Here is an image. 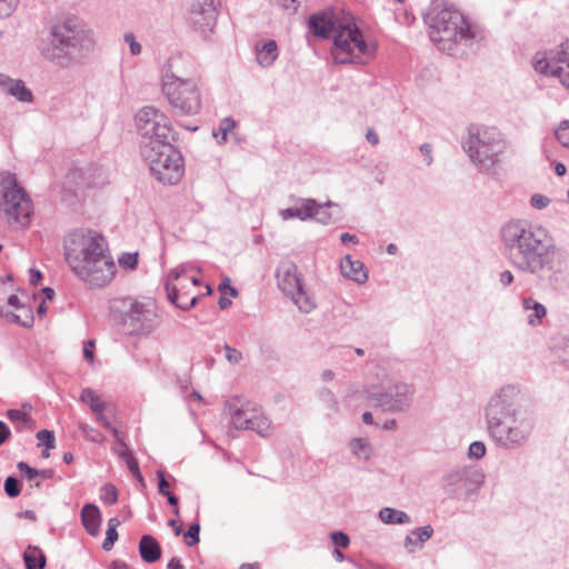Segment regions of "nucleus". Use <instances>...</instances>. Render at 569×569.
<instances>
[{
  "instance_id": "nucleus-1",
  "label": "nucleus",
  "mask_w": 569,
  "mask_h": 569,
  "mask_svg": "<svg viewBox=\"0 0 569 569\" xmlns=\"http://www.w3.org/2000/svg\"><path fill=\"white\" fill-rule=\"evenodd\" d=\"M527 393L518 383L495 390L483 407L486 432L501 450L526 447L535 430V417L526 405Z\"/></svg>"
},
{
  "instance_id": "nucleus-2",
  "label": "nucleus",
  "mask_w": 569,
  "mask_h": 569,
  "mask_svg": "<svg viewBox=\"0 0 569 569\" xmlns=\"http://www.w3.org/2000/svg\"><path fill=\"white\" fill-rule=\"evenodd\" d=\"M96 47L93 29L76 14H63L48 26V37L41 41L40 53L54 66L69 69L84 64Z\"/></svg>"
},
{
  "instance_id": "nucleus-3",
  "label": "nucleus",
  "mask_w": 569,
  "mask_h": 569,
  "mask_svg": "<svg viewBox=\"0 0 569 569\" xmlns=\"http://www.w3.org/2000/svg\"><path fill=\"white\" fill-rule=\"evenodd\" d=\"M64 259L81 280L103 287L114 277L116 264L104 237L92 229H76L63 241Z\"/></svg>"
},
{
  "instance_id": "nucleus-4",
  "label": "nucleus",
  "mask_w": 569,
  "mask_h": 569,
  "mask_svg": "<svg viewBox=\"0 0 569 569\" xmlns=\"http://www.w3.org/2000/svg\"><path fill=\"white\" fill-rule=\"evenodd\" d=\"M505 257L517 270L529 273L553 237L545 227L523 219H511L499 230Z\"/></svg>"
},
{
  "instance_id": "nucleus-5",
  "label": "nucleus",
  "mask_w": 569,
  "mask_h": 569,
  "mask_svg": "<svg viewBox=\"0 0 569 569\" xmlns=\"http://www.w3.org/2000/svg\"><path fill=\"white\" fill-rule=\"evenodd\" d=\"M309 29L316 37H332L331 54L336 63H366L376 52V46L365 40L352 18L338 22L331 13H315L309 19Z\"/></svg>"
},
{
  "instance_id": "nucleus-6",
  "label": "nucleus",
  "mask_w": 569,
  "mask_h": 569,
  "mask_svg": "<svg viewBox=\"0 0 569 569\" xmlns=\"http://www.w3.org/2000/svg\"><path fill=\"white\" fill-rule=\"evenodd\" d=\"M430 40L448 54H458L483 39L482 30L450 6L433 3L423 16Z\"/></svg>"
},
{
  "instance_id": "nucleus-7",
  "label": "nucleus",
  "mask_w": 569,
  "mask_h": 569,
  "mask_svg": "<svg viewBox=\"0 0 569 569\" xmlns=\"http://www.w3.org/2000/svg\"><path fill=\"white\" fill-rule=\"evenodd\" d=\"M191 71V61L180 53L169 57L160 70L161 92L181 116H193L201 110L199 83Z\"/></svg>"
},
{
  "instance_id": "nucleus-8",
  "label": "nucleus",
  "mask_w": 569,
  "mask_h": 569,
  "mask_svg": "<svg viewBox=\"0 0 569 569\" xmlns=\"http://www.w3.org/2000/svg\"><path fill=\"white\" fill-rule=\"evenodd\" d=\"M507 140L495 127L470 124L463 148L471 162L481 172H491L501 162Z\"/></svg>"
},
{
  "instance_id": "nucleus-9",
  "label": "nucleus",
  "mask_w": 569,
  "mask_h": 569,
  "mask_svg": "<svg viewBox=\"0 0 569 569\" xmlns=\"http://www.w3.org/2000/svg\"><path fill=\"white\" fill-rule=\"evenodd\" d=\"M0 212L13 229L23 228L30 222L31 201L10 172H0Z\"/></svg>"
},
{
  "instance_id": "nucleus-10",
  "label": "nucleus",
  "mask_w": 569,
  "mask_h": 569,
  "mask_svg": "<svg viewBox=\"0 0 569 569\" xmlns=\"http://www.w3.org/2000/svg\"><path fill=\"white\" fill-rule=\"evenodd\" d=\"M539 260L528 274L556 292L569 291V251L552 240Z\"/></svg>"
},
{
  "instance_id": "nucleus-11",
  "label": "nucleus",
  "mask_w": 569,
  "mask_h": 569,
  "mask_svg": "<svg viewBox=\"0 0 569 569\" xmlns=\"http://www.w3.org/2000/svg\"><path fill=\"white\" fill-rule=\"evenodd\" d=\"M110 310L128 335H149L158 326V316L151 303L138 302L132 298L116 299Z\"/></svg>"
},
{
  "instance_id": "nucleus-12",
  "label": "nucleus",
  "mask_w": 569,
  "mask_h": 569,
  "mask_svg": "<svg viewBox=\"0 0 569 569\" xmlns=\"http://www.w3.org/2000/svg\"><path fill=\"white\" fill-rule=\"evenodd\" d=\"M153 177L164 184L178 183L184 172L183 159L171 143L144 147L141 152Z\"/></svg>"
},
{
  "instance_id": "nucleus-13",
  "label": "nucleus",
  "mask_w": 569,
  "mask_h": 569,
  "mask_svg": "<svg viewBox=\"0 0 569 569\" xmlns=\"http://www.w3.org/2000/svg\"><path fill=\"white\" fill-rule=\"evenodd\" d=\"M136 127L141 137V150L144 147L169 144L172 127L168 116L153 106H146L136 113Z\"/></svg>"
},
{
  "instance_id": "nucleus-14",
  "label": "nucleus",
  "mask_w": 569,
  "mask_h": 569,
  "mask_svg": "<svg viewBox=\"0 0 569 569\" xmlns=\"http://www.w3.org/2000/svg\"><path fill=\"white\" fill-rule=\"evenodd\" d=\"M485 475L471 466H459L442 477V489L451 499L467 500L483 485Z\"/></svg>"
},
{
  "instance_id": "nucleus-15",
  "label": "nucleus",
  "mask_w": 569,
  "mask_h": 569,
  "mask_svg": "<svg viewBox=\"0 0 569 569\" xmlns=\"http://www.w3.org/2000/svg\"><path fill=\"white\" fill-rule=\"evenodd\" d=\"M276 277L279 289L293 301L301 312L309 313L316 308V301L303 289L298 268L293 262H281Z\"/></svg>"
},
{
  "instance_id": "nucleus-16",
  "label": "nucleus",
  "mask_w": 569,
  "mask_h": 569,
  "mask_svg": "<svg viewBox=\"0 0 569 569\" xmlns=\"http://www.w3.org/2000/svg\"><path fill=\"white\" fill-rule=\"evenodd\" d=\"M415 395L416 388L412 383L398 381L383 391L372 392L370 399L386 412L403 413L410 409Z\"/></svg>"
},
{
  "instance_id": "nucleus-17",
  "label": "nucleus",
  "mask_w": 569,
  "mask_h": 569,
  "mask_svg": "<svg viewBox=\"0 0 569 569\" xmlns=\"http://www.w3.org/2000/svg\"><path fill=\"white\" fill-rule=\"evenodd\" d=\"M532 67L541 76L558 79L569 90V56L563 49L559 52H537L532 58Z\"/></svg>"
},
{
  "instance_id": "nucleus-18",
  "label": "nucleus",
  "mask_w": 569,
  "mask_h": 569,
  "mask_svg": "<svg viewBox=\"0 0 569 569\" xmlns=\"http://www.w3.org/2000/svg\"><path fill=\"white\" fill-rule=\"evenodd\" d=\"M218 16L216 0H190V21L202 37H208L216 26Z\"/></svg>"
},
{
  "instance_id": "nucleus-19",
  "label": "nucleus",
  "mask_w": 569,
  "mask_h": 569,
  "mask_svg": "<svg viewBox=\"0 0 569 569\" xmlns=\"http://www.w3.org/2000/svg\"><path fill=\"white\" fill-rule=\"evenodd\" d=\"M330 201L326 203H318L315 199H299L298 204L291 208L282 209L279 216L282 220L297 218L301 221L309 219H317V221L327 224L330 221V216L323 211L325 207H330Z\"/></svg>"
},
{
  "instance_id": "nucleus-20",
  "label": "nucleus",
  "mask_w": 569,
  "mask_h": 569,
  "mask_svg": "<svg viewBox=\"0 0 569 569\" xmlns=\"http://www.w3.org/2000/svg\"><path fill=\"white\" fill-rule=\"evenodd\" d=\"M0 89L3 94L12 97L19 102L31 103L33 101L32 91L20 79L0 73Z\"/></svg>"
},
{
  "instance_id": "nucleus-21",
  "label": "nucleus",
  "mask_w": 569,
  "mask_h": 569,
  "mask_svg": "<svg viewBox=\"0 0 569 569\" xmlns=\"http://www.w3.org/2000/svg\"><path fill=\"white\" fill-rule=\"evenodd\" d=\"M252 408L250 403H242L237 399L227 401L224 405V411L230 417L231 425L238 430L248 428V417H251Z\"/></svg>"
},
{
  "instance_id": "nucleus-22",
  "label": "nucleus",
  "mask_w": 569,
  "mask_h": 569,
  "mask_svg": "<svg viewBox=\"0 0 569 569\" xmlns=\"http://www.w3.org/2000/svg\"><path fill=\"white\" fill-rule=\"evenodd\" d=\"M340 270L343 277L359 284L365 283L368 279L365 264L360 260H353L349 254L340 261Z\"/></svg>"
},
{
  "instance_id": "nucleus-23",
  "label": "nucleus",
  "mask_w": 569,
  "mask_h": 569,
  "mask_svg": "<svg viewBox=\"0 0 569 569\" xmlns=\"http://www.w3.org/2000/svg\"><path fill=\"white\" fill-rule=\"evenodd\" d=\"M257 62L268 68L273 64L279 56L277 42L274 40H260L254 46Z\"/></svg>"
},
{
  "instance_id": "nucleus-24",
  "label": "nucleus",
  "mask_w": 569,
  "mask_h": 569,
  "mask_svg": "<svg viewBox=\"0 0 569 569\" xmlns=\"http://www.w3.org/2000/svg\"><path fill=\"white\" fill-rule=\"evenodd\" d=\"M81 522L90 536L99 533L101 512L93 503H86L81 510Z\"/></svg>"
},
{
  "instance_id": "nucleus-25",
  "label": "nucleus",
  "mask_w": 569,
  "mask_h": 569,
  "mask_svg": "<svg viewBox=\"0 0 569 569\" xmlns=\"http://www.w3.org/2000/svg\"><path fill=\"white\" fill-rule=\"evenodd\" d=\"M525 311L530 312L527 317V322L531 327H537L542 323L547 316L546 307L532 297H525L521 301Z\"/></svg>"
},
{
  "instance_id": "nucleus-26",
  "label": "nucleus",
  "mask_w": 569,
  "mask_h": 569,
  "mask_svg": "<svg viewBox=\"0 0 569 569\" xmlns=\"http://www.w3.org/2000/svg\"><path fill=\"white\" fill-rule=\"evenodd\" d=\"M250 415L247 422L248 428L244 430H253L261 437H268L271 433V422L268 417L256 407L252 408Z\"/></svg>"
},
{
  "instance_id": "nucleus-27",
  "label": "nucleus",
  "mask_w": 569,
  "mask_h": 569,
  "mask_svg": "<svg viewBox=\"0 0 569 569\" xmlns=\"http://www.w3.org/2000/svg\"><path fill=\"white\" fill-rule=\"evenodd\" d=\"M351 456L358 461H368L373 455V448L369 439L355 437L348 442Z\"/></svg>"
},
{
  "instance_id": "nucleus-28",
  "label": "nucleus",
  "mask_w": 569,
  "mask_h": 569,
  "mask_svg": "<svg viewBox=\"0 0 569 569\" xmlns=\"http://www.w3.org/2000/svg\"><path fill=\"white\" fill-rule=\"evenodd\" d=\"M139 552L143 561L156 562L161 557V548L158 541L149 535L142 536L139 542Z\"/></svg>"
},
{
  "instance_id": "nucleus-29",
  "label": "nucleus",
  "mask_w": 569,
  "mask_h": 569,
  "mask_svg": "<svg viewBox=\"0 0 569 569\" xmlns=\"http://www.w3.org/2000/svg\"><path fill=\"white\" fill-rule=\"evenodd\" d=\"M379 519L387 525H405L410 522V517L405 511L390 507L380 509Z\"/></svg>"
},
{
  "instance_id": "nucleus-30",
  "label": "nucleus",
  "mask_w": 569,
  "mask_h": 569,
  "mask_svg": "<svg viewBox=\"0 0 569 569\" xmlns=\"http://www.w3.org/2000/svg\"><path fill=\"white\" fill-rule=\"evenodd\" d=\"M23 561L27 569H43L46 556L39 548L29 546L23 552Z\"/></svg>"
},
{
  "instance_id": "nucleus-31",
  "label": "nucleus",
  "mask_w": 569,
  "mask_h": 569,
  "mask_svg": "<svg viewBox=\"0 0 569 569\" xmlns=\"http://www.w3.org/2000/svg\"><path fill=\"white\" fill-rule=\"evenodd\" d=\"M551 349L560 361H569V336L560 335L555 337Z\"/></svg>"
},
{
  "instance_id": "nucleus-32",
  "label": "nucleus",
  "mask_w": 569,
  "mask_h": 569,
  "mask_svg": "<svg viewBox=\"0 0 569 569\" xmlns=\"http://www.w3.org/2000/svg\"><path fill=\"white\" fill-rule=\"evenodd\" d=\"M80 400L88 403L94 413H101L106 409V403L90 388H86L81 391Z\"/></svg>"
},
{
  "instance_id": "nucleus-33",
  "label": "nucleus",
  "mask_w": 569,
  "mask_h": 569,
  "mask_svg": "<svg viewBox=\"0 0 569 569\" xmlns=\"http://www.w3.org/2000/svg\"><path fill=\"white\" fill-rule=\"evenodd\" d=\"M166 291L168 295V299L182 310H188V309L192 308L193 306H196V303L198 301V297H192L190 299L189 303H180V295H179L177 287L169 282H166Z\"/></svg>"
},
{
  "instance_id": "nucleus-34",
  "label": "nucleus",
  "mask_w": 569,
  "mask_h": 569,
  "mask_svg": "<svg viewBox=\"0 0 569 569\" xmlns=\"http://www.w3.org/2000/svg\"><path fill=\"white\" fill-rule=\"evenodd\" d=\"M120 525V520L118 518H110L108 521V529L106 531V538L102 542V548L106 551L112 549L114 542L118 540V531L117 527Z\"/></svg>"
},
{
  "instance_id": "nucleus-35",
  "label": "nucleus",
  "mask_w": 569,
  "mask_h": 569,
  "mask_svg": "<svg viewBox=\"0 0 569 569\" xmlns=\"http://www.w3.org/2000/svg\"><path fill=\"white\" fill-rule=\"evenodd\" d=\"M7 417L12 422L18 423L21 428H23V427L31 428V426H32V418L28 413H26L21 410L10 409L7 411Z\"/></svg>"
},
{
  "instance_id": "nucleus-36",
  "label": "nucleus",
  "mask_w": 569,
  "mask_h": 569,
  "mask_svg": "<svg viewBox=\"0 0 569 569\" xmlns=\"http://www.w3.org/2000/svg\"><path fill=\"white\" fill-rule=\"evenodd\" d=\"M234 127L236 121L230 117H226L220 121L218 130H213L212 134L213 137L221 136V140L219 141V143H223L227 141L228 133L232 131Z\"/></svg>"
},
{
  "instance_id": "nucleus-37",
  "label": "nucleus",
  "mask_w": 569,
  "mask_h": 569,
  "mask_svg": "<svg viewBox=\"0 0 569 569\" xmlns=\"http://www.w3.org/2000/svg\"><path fill=\"white\" fill-rule=\"evenodd\" d=\"M126 463L132 476L139 481L141 487H146L144 479L140 472L138 461L131 452H126Z\"/></svg>"
},
{
  "instance_id": "nucleus-38",
  "label": "nucleus",
  "mask_w": 569,
  "mask_h": 569,
  "mask_svg": "<svg viewBox=\"0 0 569 569\" xmlns=\"http://www.w3.org/2000/svg\"><path fill=\"white\" fill-rule=\"evenodd\" d=\"M557 140L566 148L569 149V120L565 119L560 122L559 127L555 130Z\"/></svg>"
},
{
  "instance_id": "nucleus-39",
  "label": "nucleus",
  "mask_w": 569,
  "mask_h": 569,
  "mask_svg": "<svg viewBox=\"0 0 569 569\" xmlns=\"http://www.w3.org/2000/svg\"><path fill=\"white\" fill-rule=\"evenodd\" d=\"M433 533V528L430 525L416 528L411 531V536H413L421 547L427 540L431 538Z\"/></svg>"
},
{
  "instance_id": "nucleus-40",
  "label": "nucleus",
  "mask_w": 569,
  "mask_h": 569,
  "mask_svg": "<svg viewBox=\"0 0 569 569\" xmlns=\"http://www.w3.org/2000/svg\"><path fill=\"white\" fill-rule=\"evenodd\" d=\"M100 498L103 502L108 505H113L118 500V491L112 485H104L101 488Z\"/></svg>"
},
{
  "instance_id": "nucleus-41",
  "label": "nucleus",
  "mask_w": 569,
  "mask_h": 569,
  "mask_svg": "<svg viewBox=\"0 0 569 569\" xmlns=\"http://www.w3.org/2000/svg\"><path fill=\"white\" fill-rule=\"evenodd\" d=\"M199 532L200 525L198 522L191 523L184 533L186 543L189 547L196 546L199 543Z\"/></svg>"
},
{
  "instance_id": "nucleus-42",
  "label": "nucleus",
  "mask_w": 569,
  "mask_h": 569,
  "mask_svg": "<svg viewBox=\"0 0 569 569\" xmlns=\"http://www.w3.org/2000/svg\"><path fill=\"white\" fill-rule=\"evenodd\" d=\"M4 491L11 498L19 496L21 491L20 481L14 477H8L4 481Z\"/></svg>"
},
{
  "instance_id": "nucleus-43",
  "label": "nucleus",
  "mask_w": 569,
  "mask_h": 569,
  "mask_svg": "<svg viewBox=\"0 0 569 569\" xmlns=\"http://www.w3.org/2000/svg\"><path fill=\"white\" fill-rule=\"evenodd\" d=\"M487 448L482 441H473L468 449V456L471 459H481L486 455Z\"/></svg>"
},
{
  "instance_id": "nucleus-44",
  "label": "nucleus",
  "mask_w": 569,
  "mask_h": 569,
  "mask_svg": "<svg viewBox=\"0 0 569 569\" xmlns=\"http://www.w3.org/2000/svg\"><path fill=\"white\" fill-rule=\"evenodd\" d=\"M37 439L47 448L53 449L56 446L54 433L50 430L43 429L37 433Z\"/></svg>"
},
{
  "instance_id": "nucleus-45",
  "label": "nucleus",
  "mask_w": 569,
  "mask_h": 569,
  "mask_svg": "<svg viewBox=\"0 0 569 569\" xmlns=\"http://www.w3.org/2000/svg\"><path fill=\"white\" fill-rule=\"evenodd\" d=\"M17 467L22 477L27 478L30 481L34 480L40 476V470L31 468L28 463L23 461L19 462Z\"/></svg>"
},
{
  "instance_id": "nucleus-46",
  "label": "nucleus",
  "mask_w": 569,
  "mask_h": 569,
  "mask_svg": "<svg viewBox=\"0 0 569 569\" xmlns=\"http://www.w3.org/2000/svg\"><path fill=\"white\" fill-rule=\"evenodd\" d=\"M123 40L128 43L132 56H138L142 51L141 44L137 41L136 36L132 32H127L123 36Z\"/></svg>"
},
{
  "instance_id": "nucleus-47",
  "label": "nucleus",
  "mask_w": 569,
  "mask_h": 569,
  "mask_svg": "<svg viewBox=\"0 0 569 569\" xmlns=\"http://www.w3.org/2000/svg\"><path fill=\"white\" fill-rule=\"evenodd\" d=\"M330 538L336 547L347 548L350 545V538L342 531L331 532Z\"/></svg>"
},
{
  "instance_id": "nucleus-48",
  "label": "nucleus",
  "mask_w": 569,
  "mask_h": 569,
  "mask_svg": "<svg viewBox=\"0 0 569 569\" xmlns=\"http://www.w3.org/2000/svg\"><path fill=\"white\" fill-rule=\"evenodd\" d=\"M18 0H0V18L9 17L16 9Z\"/></svg>"
},
{
  "instance_id": "nucleus-49",
  "label": "nucleus",
  "mask_w": 569,
  "mask_h": 569,
  "mask_svg": "<svg viewBox=\"0 0 569 569\" xmlns=\"http://www.w3.org/2000/svg\"><path fill=\"white\" fill-rule=\"evenodd\" d=\"M224 351H226L224 357L230 363L237 365L242 360L241 351H239L228 345L224 346Z\"/></svg>"
},
{
  "instance_id": "nucleus-50",
  "label": "nucleus",
  "mask_w": 569,
  "mask_h": 569,
  "mask_svg": "<svg viewBox=\"0 0 569 569\" xmlns=\"http://www.w3.org/2000/svg\"><path fill=\"white\" fill-rule=\"evenodd\" d=\"M120 266L129 269L136 268L138 263V253H123L119 258Z\"/></svg>"
},
{
  "instance_id": "nucleus-51",
  "label": "nucleus",
  "mask_w": 569,
  "mask_h": 569,
  "mask_svg": "<svg viewBox=\"0 0 569 569\" xmlns=\"http://www.w3.org/2000/svg\"><path fill=\"white\" fill-rule=\"evenodd\" d=\"M530 203L536 209H543L550 203V199L543 194L536 193L531 197Z\"/></svg>"
},
{
  "instance_id": "nucleus-52",
  "label": "nucleus",
  "mask_w": 569,
  "mask_h": 569,
  "mask_svg": "<svg viewBox=\"0 0 569 569\" xmlns=\"http://www.w3.org/2000/svg\"><path fill=\"white\" fill-rule=\"evenodd\" d=\"M498 281L503 288H507L513 283L515 276L510 270H503L499 273Z\"/></svg>"
},
{
  "instance_id": "nucleus-53",
  "label": "nucleus",
  "mask_w": 569,
  "mask_h": 569,
  "mask_svg": "<svg viewBox=\"0 0 569 569\" xmlns=\"http://www.w3.org/2000/svg\"><path fill=\"white\" fill-rule=\"evenodd\" d=\"M157 477H158V490H159V493L162 495V496H166L169 492L168 489H167L169 487V482L164 478V472L162 470H158L157 471Z\"/></svg>"
},
{
  "instance_id": "nucleus-54",
  "label": "nucleus",
  "mask_w": 569,
  "mask_h": 569,
  "mask_svg": "<svg viewBox=\"0 0 569 569\" xmlns=\"http://www.w3.org/2000/svg\"><path fill=\"white\" fill-rule=\"evenodd\" d=\"M96 415H97V419H98V421H99V422H100L104 428L109 429V430L113 433V436H114L116 438H119V431H118L116 428H113V427L111 426L110 421H109V420H108V418L104 416V413H103V412H101V413H96Z\"/></svg>"
},
{
  "instance_id": "nucleus-55",
  "label": "nucleus",
  "mask_w": 569,
  "mask_h": 569,
  "mask_svg": "<svg viewBox=\"0 0 569 569\" xmlns=\"http://www.w3.org/2000/svg\"><path fill=\"white\" fill-rule=\"evenodd\" d=\"M321 393L325 396H329V400H327L328 406L332 411L337 412L339 409V405H338L337 398L333 395V392L329 389H323V390H321Z\"/></svg>"
},
{
  "instance_id": "nucleus-56",
  "label": "nucleus",
  "mask_w": 569,
  "mask_h": 569,
  "mask_svg": "<svg viewBox=\"0 0 569 569\" xmlns=\"http://www.w3.org/2000/svg\"><path fill=\"white\" fill-rule=\"evenodd\" d=\"M321 393L325 396H329V400H327L328 406L332 411L337 412L339 409V405H338L337 398L333 395V392L329 389H323V390H321Z\"/></svg>"
},
{
  "instance_id": "nucleus-57",
  "label": "nucleus",
  "mask_w": 569,
  "mask_h": 569,
  "mask_svg": "<svg viewBox=\"0 0 569 569\" xmlns=\"http://www.w3.org/2000/svg\"><path fill=\"white\" fill-rule=\"evenodd\" d=\"M1 316L3 318H6L8 321L10 322H13V323H19V325H22L24 327L29 326V323L24 322V321H21L20 319V316L16 315L14 312L12 311H4V310H1L0 311Z\"/></svg>"
},
{
  "instance_id": "nucleus-58",
  "label": "nucleus",
  "mask_w": 569,
  "mask_h": 569,
  "mask_svg": "<svg viewBox=\"0 0 569 569\" xmlns=\"http://www.w3.org/2000/svg\"><path fill=\"white\" fill-rule=\"evenodd\" d=\"M81 429H82L84 436L88 439H90L91 441H94V442L101 441L100 435L93 428H90L88 426H81Z\"/></svg>"
},
{
  "instance_id": "nucleus-59",
  "label": "nucleus",
  "mask_w": 569,
  "mask_h": 569,
  "mask_svg": "<svg viewBox=\"0 0 569 569\" xmlns=\"http://www.w3.org/2000/svg\"><path fill=\"white\" fill-rule=\"evenodd\" d=\"M420 152L425 157V161L427 166H430L432 163V148L429 143H423L420 146Z\"/></svg>"
},
{
  "instance_id": "nucleus-60",
  "label": "nucleus",
  "mask_w": 569,
  "mask_h": 569,
  "mask_svg": "<svg viewBox=\"0 0 569 569\" xmlns=\"http://www.w3.org/2000/svg\"><path fill=\"white\" fill-rule=\"evenodd\" d=\"M184 268L178 267L169 271L167 277V282L173 284L174 281H177L182 273H184Z\"/></svg>"
},
{
  "instance_id": "nucleus-61",
  "label": "nucleus",
  "mask_w": 569,
  "mask_h": 569,
  "mask_svg": "<svg viewBox=\"0 0 569 569\" xmlns=\"http://www.w3.org/2000/svg\"><path fill=\"white\" fill-rule=\"evenodd\" d=\"M413 536L408 535L405 539V547L408 549L409 552H413L416 548H421L419 543L417 542L416 538H412Z\"/></svg>"
},
{
  "instance_id": "nucleus-62",
  "label": "nucleus",
  "mask_w": 569,
  "mask_h": 569,
  "mask_svg": "<svg viewBox=\"0 0 569 569\" xmlns=\"http://www.w3.org/2000/svg\"><path fill=\"white\" fill-rule=\"evenodd\" d=\"M10 429L8 426L0 420V446L3 445L7 439L10 437Z\"/></svg>"
},
{
  "instance_id": "nucleus-63",
  "label": "nucleus",
  "mask_w": 569,
  "mask_h": 569,
  "mask_svg": "<svg viewBox=\"0 0 569 569\" xmlns=\"http://www.w3.org/2000/svg\"><path fill=\"white\" fill-rule=\"evenodd\" d=\"M117 440L119 441V443L114 447V451L116 453L122 458L123 460H126V452H130V450L127 448V446L120 440V437L117 438Z\"/></svg>"
},
{
  "instance_id": "nucleus-64",
  "label": "nucleus",
  "mask_w": 569,
  "mask_h": 569,
  "mask_svg": "<svg viewBox=\"0 0 569 569\" xmlns=\"http://www.w3.org/2000/svg\"><path fill=\"white\" fill-rule=\"evenodd\" d=\"M340 241L346 244V243H358L359 242V238L356 236V234H351V233H348V232H345L340 236Z\"/></svg>"
}]
</instances>
